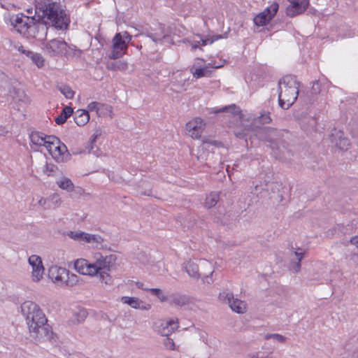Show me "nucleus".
<instances>
[{"instance_id": "obj_11", "label": "nucleus", "mask_w": 358, "mask_h": 358, "mask_svg": "<svg viewBox=\"0 0 358 358\" xmlns=\"http://www.w3.org/2000/svg\"><path fill=\"white\" fill-rule=\"evenodd\" d=\"M219 298L223 302L227 303L230 308L237 313H243L246 311V303L238 299H235L231 292H222Z\"/></svg>"}, {"instance_id": "obj_8", "label": "nucleus", "mask_w": 358, "mask_h": 358, "mask_svg": "<svg viewBox=\"0 0 358 358\" xmlns=\"http://www.w3.org/2000/svg\"><path fill=\"white\" fill-rule=\"evenodd\" d=\"M203 268H207L208 271L211 269V263L207 260H201L200 262V266L192 261H189L185 265V271L188 275L195 279L202 278V280L204 283L211 284L214 280L213 278L206 275V273L203 271Z\"/></svg>"}, {"instance_id": "obj_39", "label": "nucleus", "mask_w": 358, "mask_h": 358, "mask_svg": "<svg viewBox=\"0 0 358 358\" xmlns=\"http://www.w3.org/2000/svg\"><path fill=\"white\" fill-rule=\"evenodd\" d=\"M271 122V118L268 113H264L254 120V124L257 126L258 124H268Z\"/></svg>"}, {"instance_id": "obj_12", "label": "nucleus", "mask_w": 358, "mask_h": 358, "mask_svg": "<svg viewBox=\"0 0 358 358\" xmlns=\"http://www.w3.org/2000/svg\"><path fill=\"white\" fill-rule=\"evenodd\" d=\"M35 17H37L36 14L34 16L29 17L20 13L11 20V23L19 33L25 36L29 26L31 23L34 22Z\"/></svg>"}, {"instance_id": "obj_1", "label": "nucleus", "mask_w": 358, "mask_h": 358, "mask_svg": "<svg viewBox=\"0 0 358 358\" xmlns=\"http://www.w3.org/2000/svg\"><path fill=\"white\" fill-rule=\"evenodd\" d=\"M21 309L34 338L38 341H48L52 344L56 343L57 336L52 332L51 327L47 324L45 315L38 305L31 301H25L22 304Z\"/></svg>"}, {"instance_id": "obj_15", "label": "nucleus", "mask_w": 358, "mask_h": 358, "mask_svg": "<svg viewBox=\"0 0 358 358\" xmlns=\"http://www.w3.org/2000/svg\"><path fill=\"white\" fill-rule=\"evenodd\" d=\"M127 49L125 39L122 38V33H117L113 38V52L111 59H115L121 57Z\"/></svg>"}, {"instance_id": "obj_9", "label": "nucleus", "mask_w": 358, "mask_h": 358, "mask_svg": "<svg viewBox=\"0 0 358 358\" xmlns=\"http://www.w3.org/2000/svg\"><path fill=\"white\" fill-rule=\"evenodd\" d=\"M47 24L46 20H38V17H35L34 22L29 26L25 37L36 38L41 41H45L48 30Z\"/></svg>"}, {"instance_id": "obj_31", "label": "nucleus", "mask_w": 358, "mask_h": 358, "mask_svg": "<svg viewBox=\"0 0 358 358\" xmlns=\"http://www.w3.org/2000/svg\"><path fill=\"white\" fill-rule=\"evenodd\" d=\"M200 40V45H206L208 44H212L214 41L222 38V35H215V36H202L200 34H198L196 36Z\"/></svg>"}, {"instance_id": "obj_25", "label": "nucleus", "mask_w": 358, "mask_h": 358, "mask_svg": "<svg viewBox=\"0 0 358 358\" xmlns=\"http://www.w3.org/2000/svg\"><path fill=\"white\" fill-rule=\"evenodd\" d=\"M75 122L78 126H83L90 120V115L86 110H78L75 117Z\"/></svg>"}, {"instance_id": "obj_18", "label": "nucleus", "mask_w": 358, "mask_h": 358, "mask_svg": "<svg viewBox=\"0 0 358 358\" xmlns=\"http://www.w3.org/2000/svg\"><path fill=\"white\" fill-rule=\"evenodd\" d=\"M331 143L342 150H346L350 146V140L344 136L342 131L334 129L330 135Z\"/></svg>"}, {"instance_id": "obj_2", "label": "nucleus", "mask_w": 358, "mask_h": 358, "mask_svg": "<svg viewBox=\"0 0 358 358\" xmlns=\"http://www.w3.org/2000/svg\"><path fill=\"white\" fill-rule=\"evenodd\" d=\"M94 259L93 262H89L85 259H77L74 263V268L83 275H97L102 283L110 285L113 279L109 271L114 266L117 256L113 254L103 256L101 253L96 252L94 255Z\"/></svg>"}, {"instance_id": "obj_43", "label": "nucleus", "mask_w": 358, "mask_h": 358, "mask_svg": "<svg viewBox=\"0 0 358 358\" xmlns=\"http://www.w3.org/2000/svg\"><path fill=\"white\" fill-rule=\"evenodd\" d=\"M38 204L43 209V210H47V209H50L51 208H52V206L49 203V201H48V198H43L41 197L38 201Z\"/></svg>"}, {"instance_id": "obj_60", "label": "nucleus", "mask_w": 358, "mask_h": 358, "mask_svg": "<svg viewBox=\"0 0 358 358\" xmlns=\"http://www.w3.org/2000/svg\"><path fill=\"white\" fill-rule=\"evenodd\" d=\"M27 13H28L29 14H31V13H32V11H31V10H27Z\"/></svg>"}, {"instance_id": "obj_26", "label": "nucleus", "mask_w": 358, "mask_h": 358, "mask_svg": "<svg viewBox=\"0 0 358 358\" xmlns=\"http://www.w3.org/2000/svg\"><path fill=\"white\" fill-rule=\"evenodd\" d=\"M121 301L136 309H148L147 307L141 306L143 302L136 297L122 296Z\"/></svg>"}, {"instance_id": "obj_13", "label": "nucleus", "mask_w": 358, "mask_h": 358, "mask_svg": "<svg viewBox=\"0 0 358 358\" xmlns=\"http://www.w3.org/2000/svg\"><path fill=\"white\" fill-rule=\"evenodd\" d=\"M43 49L50 55L62 54L67 50V43L63 40L52 39L43 43Z\"/></svg>"}, {"instance_id": "obj_49", "label": "nucleus", "mask_w": 358, "mask_h": 358, "mask_svg": "<svg viewBox=\"0 0 358 358\" xmlns=\"http://www.w3.org/2000/svg\"><path fill=\"white\" fill-rule=\"evenodd\" d=\"M311 92L313 94H317L320 92V85L318 81H315L313 83V85L311 88Z\"/></svg>"}, {"instance_id": "obj_19", "label": "nucleus", "mask_w": 358, "mask_h": 358, "mask_svg": "<svg viewBox=\"0 0 358 358\" xmlns=\"http://www.w3.org/2000/svg\"><path fill=\"white\" fill-rule=\"evenodd\" d=\"M178 327V319H169L161 323L158 331L163 336H169Z\"/></svg>"}, {"instance_id": "obj_40", "label": "nucleus", "mask_w": 358, "mask_h": 358, "mask_svg": "<svg viewBox=\"0 0 358 358\" xmlns=\"http://www.w3.org/2000/svg\"><path fill=\"white\" fill-rule=\"evenodd\" d=\"M264 338L266 340L273 339L278 343H285L287 339L286 337L279 334H266Z\"/></svg>"}, {"instance_id": "obj_5", "label": "nucleus", "mask_w": 358, "mask_h": 358, "mask_svg": "<svg viewBox=\"0 0 358 358\" xmlns=\"http://www.w3.org/2000/svg\"><path fill=\"white\" fill-rule=\"evenodd\" d=\"M259 137L270 143L269 146L275 157H280V154L286 149L285 142L282 140L283 133L271 127H264L259 131Z\"/></svg>"}, {"instance_id": "obj_46", "label": "nucleus", "mask_w": 358, "mask_h": 358, "mask_svg": "<svg viewBox=\"0 0 358 358\" xmlns=\"http://www.w3.org/2000/svg\"><path fill=\"white\" fill-rule=\"evenodd\" d=\"M101 106H103V104H101V103L96 102V101H92L88 104L87 108L89 110H91V111L95 110L96 113H98V111L100 109V107H101Z\"/></svg>"}, {"instance_id": "obj_33", "label": "nucleus", "mask_w": 358, "mask_h": 358, "mask_svg": "<svg viewBox=\"0 0 358 358\" xmlns=\"http://www.w3.org/2000/svg\"><path fill=\"white\" fill-rule=\"evenodd\" d=\"M57 88L66 99H71L74 96L75 92L69 85L62 84Z\"/></svg>"}, {"instance_id": "obj_54", "label": "nucleus", "mask_w": 358, "mask_h": 358, "mask_svg": "<svg viewBox=\"0 0 358 358\" xmlns=\"http://www.w3.org/2000/svg\"><path fill=\"white\" fill-rule=\"evenodd\" d=\"M101 132L99 130H96L92 136V142L93 143L94 141H95L96 139L101 136Z\"/></svg>"}, {"instance_id": "obj_4", "label": "nucleus", "mask_w": 358, "mask_h": 358, "mask_svg": "<svg viewBox=\"0 0 358 358\" xmlns=\"http://www.w3.org/2000/svg\"><path fill=\"white\" fill-rule=\"evenodd\" d=\"M299 83L292 75L282 77L278 83L279 106L282 109H288L297 99Z\"/></svg>"}, {"instance_id": "obj_38", "label": "nucleus", "mask_w": 358, "mask_h": 358, "mask_svg": "<svg viewBox=\"0 0 358 358\" xmlns=\"http://www.w3.org/2000/svg\"><path fill=\"white\" fill-rule=\"evenodd\" d=\"M221 112H227V113H230L234 115H237L240 113V110H239V108L238 107H236L235 105H231V106L221 108L214 111L215 113H221Z\"/></svg>"}, {"instance_id": "obj_28", "label": "nucleus", "mask_w": 358, "mask_h": 358, "mask_svg": "<svg viewBox=\"0 0 358 358\" xmlns=\"http://www.w3.org/2000/svg\"><path fill=\"white\" fill-rule=\"evenodd\" d=\"M190 71L192 73L193 77L196 79H199L202 77H210L212 73V71L209 69L208 66L195 69L194 70V68H192Z\"/></svg>"}, {"instance_id": "obj_53", "label": "nucleus", "mask_w": 358, "mask_h": 358, "mask_svg": "<svg viewBox=\"0 0 358 358\" xmlns=\"http://www.w3.org/2000/svg\"><path fill=\"white\" fill-rule=\"evenodd\" d=\"M350 243L352 245H355L357 248H358V236H353L350 238Z\"/></svg>"}, {"instance_id": "obj_16", "label": "nucleus", "mask_w": 358, "mask_h": 358, "mask_svg": "<svg viewBox=\"0 0 358 358\" xmlns=\"http://www.w3.org/2000/svg\"><path fill=\"white\" fill-rule=\"evenodd\" d=\"M28 262L32 268L31 277L33 280L39 281L42 278L44 271L41 258L38 255H33L29 257Z\"/></svg>"}, {"instance_id": "obj_56", "label": "nucleus", "mask_w": 358, "mask_h": 358, "mask_svg": "<svg viewBox=\"0 0 358 358\" xmlns=\"http://www.w3.org/2000/svg\"><path fill=\"white\" fill-rule=\"evenodd\" d=\"M212 266H211V269L210 271H208V269L207 268H203V272H206V275H208L209 277H211L213 278V271L212 270Z\"/></svg>"}, {"instance_id": "obj_61", "label": "nucleus", "mask_w": 358, "mask_h": 358, "mask_svg": "<svg viewBox=\"0 0 358 358\" xmlns=\"http://www.w3.org/2000/svg\"><path fill=\"white\" fill-rule=\"evenodd\" d=\"M179 75L180 76V77H182V72H180V73H179Z\"/></svg>"}, {"instance_id": "obj_24", "label": "nucleus", "mask_w": 358, "mask_h": 358, "mask_svg": "<svg viewBox=\"0 0 358 358\" xmlns=\"http://www.w3.org/2000/svg\"><path fill=\"white\" fill-rule=\"evenodd\" d=\"M48 136L43 133L34 131L31 134L30 140L34 145L39 146L43 145L45 147L48 143Z\"/></svg>"}, {"instance_id": "obj_29", "label": "nucleus", "mask_w": 358, "mask_h": 358, "mask_svg": "<svg viewBox=\"0 0 358 358\" xmlns=\"http://www.w3.org/2000/svg\"><path fill=\"white\" fill-rule=\"evenodd\" d=\"M57 184L61 189L66 190L67 192H73L74 190L73 183L66 177H63L57 180Z\"/></svg>"}, {"instance_id": "obj_41", "label": "nucleus", "mask_w": 358, "mask_h": 358, "mask_svg": "<svg viewBox=\"0 0 358 358\" xmlns=\"http://www.w3.org/2000/svg\"><path fill=\"white\" fill-rule=\"evenodd\" d=\"M58 170V168L56 165L51 163H46L43 172L48 176H54L56 171Z\"/></svg>"}, {"instance_id": "obj_23", "label": "nucleus", "mask_w": 358, "mask_h": 358, "mask_svg": "<svg viewBox=\"0 0 358 358\" xmlns=\"http://www.w3.org/2000/svg\"><path fill=\"white\" fill-rule=\"evenodd\" d=\"M294 257H292L289 264V269L294 273H298L301 269V262L303 258V253L293 252Z\"/></svg>"}, {"instance_id": "obj_27", "label": "nucleus", "mask_w": 358, "mask_h": 358, "mask_svg": "<svg viewBox=\"0 0 358 358\" xmlns=\"http://www.w3.org/2000/svg\"><path fill=\"white\" fill-rule=\"evenodd\" d=\"M73 112V108L71 106H65L62 113L55 118V122L59 125L63 124L67 118L72 115Z\"/></svg>"}, {"instance_id": "obj_6", "label": "nucleus", "mask_w": 358, "mask_h": 358, "mask_svg": "<svg viewBox=\"0 0 358 358\" xmlns=\"http://www.w3.org/2000/svg\"><path fill=\"white\" fill-rule=\"evenodd\" d=\"M45 148L57 162L66 161L69 157L66 146L55 136H48Z\"/></svg>"}, {"instance_id": "obj_55", "label": "nucleus", "mask_w": 358, "mask_h": 358, "mask_svg": "<svg viewBox=\"0 0 358 358\" xmlns=\"http://www.w3.org/2000/svg\"><path fill=\"white\" fill-rule=\"evenodd\" d=\"M136 286H137L138 288L143 289V290H146V291H148L149 289H150V288L145 287L144 285V284L143 282H136Z\"/></svg>"}, {"instance_id": "obj_3", "label": "nucleus", "mask_w": 358, "mask_h": 358, "mask_svg": "<svg viewBox=\"0 0 358 358\" xmlns=\"http://www.w3.org/2000/svg\"><path fill=\"white\" fill-rule=\"evenodd\" d=\"M36 15L38 20H46L57 29H66L70 20L59 3L52 0H41L36 6Z\"/></svg>"}, {"instance_id": "obj_14", "label": "nucleus", "mask_w": 358, "mask_h": 358, "mask_svg": "<svg viewBox=\"0 0 358 358\" xmlns=\"http://www.w3.org/2000/svg\"><path fill=\"white\" fill-rule=\"evenodd\" d=\"M204 127L205 123L200 117H196L186 124V130L188 134L194 139H199L201 137Z\"/></svg>"}, {"instance_id": "obj_50", "label": "nucleus", "mask_w": 358, "mask_h": 358, "mask_svg": "<svg viewBox=\"0 0 358 358\" xmlns=\"http://www.w3.org/2000/svg\"><path fill=\"white\" fill-rule=\"evenodd\" d=\"M17 50L19 52L25 55L29 58L31 56V53L33 52L32 51L25 50L22 45L19 46Z\"/></svg>"}, {"instance_id": "obj_20", "label": "nucleus", "mask_w": 358, "mask_h": 358, "mask_svg": "<svg viewBox=\"0 0 358 358\" xmlns=\"http://www.w3.org/2000/svg\"><path fill=\"white\" fill-rule=\"evenodd\" d=\"M143 34H145L146 36L150 38L152 41L156 43L162 42V40L166 36L164 25L160 23L158 24L157 28L155 29V32L152 33L146 31Z\"/></svg>"}, {"instance_id": "obj_7", "label": "nucleus", "mask_w": 358, "mask_h": 358, "mask_svg": "<svg viewBox=\"0 0 358 358\" xmlns=\"http://www.w3.org/2000/svg\"><path fill=\"white\" fill-rule=\"evenodd\" d=\"M48 275L53 282L67 286H73L78 282L76 275L70 273L65 268L57 266H52L49 268Z\"/></svg>"}, {"instance_id": "obj_42", "label": "nucleus", "mask_w": 358, "mask_h": 358, "mask_svg": "<svg viewBox=\"0 0 358 358\" xmlns=\"http://www.w3.org/2000/svg\"><path fill=\"white\" fill-rule=\"evenodd\" d=\"M152 294L157 296V298L161 301H166L167 300V297L164 296L160 289L158 288H150L149 290Z\"/></svg>"}, {"instance_id": "obj_48", "label": "nucleus", "mask_w": 358, "mask_h": 358, "mask_svg": "<svg viewBox=\"0 0 358 358\" xmlns=\"http://www.w3.org/2000/svg\"><path fill=\"white\" fill-rule=\"evenodd\" d=\"M248 129H244V130L237 129L235 131V135L238 138H245L248 135Z\"/></svg>"}, {"instance_id": "obj_58", "label": "nucleus", "mask_w": 358, "mask_h": 358, "mask_svg": "<svg viewBox=\"0 0 358 358\" xmlns=\"http://www.w3.org/2000/svg\"><path fill=\"white\" fill-rule=\"evenodd\" d=\"M108 69H113V70H116V69H120V66L119 65H117V64H112V66L110 67L109 65L107 66Z\"/></svg>"}, {"instance_id": "obj_34", "label": "nucleus", "mask_w": 358, "mask_h": 358, "mask_svg": "<svg viewBox=\"0 0 358 358\" xmlns=\"http://www.w3.org/2000/svg\"><path fill=\"white\" fill-rule=\"evenodd\" d=\"M279 8L278 3L276 2L273 3L270 6L267 7L263 12L265 15H268V18H273Z\"/></svg>"}, {"instance_id": "obj_44", "label": "nucleus", "mask_w": 358, "mask_h": 358, "mask_svg": "<svg viewBox=\"0 0 358 358\" xmlns=\"http://www.w3.org/2000/svg\"><path fill=\"white\" fill-rule=\"evenodd\" d=\"M49 203L58 206L61 203V199L58 194H52L48 197Z\"/></svg>"}, {"instance_id": "obj_10", "label": "nucleus", "mask_w": 358, "mask_h": 358, "mask_svg": "<svg viewBox=\"0 0 358 358\" xmlns=\"http://www.w3.org/2000/svg\"><path fill=\"white\" fill-rule=\"evenodd\" d=\"M5 94L9 95L15 101L28 103L30 102L29 97L25 92L17 87V81H6L3 83Z\"/></svg>"}, {"instance_id": "obj_47", "label": "nucleus", "mask_w": 358, "mask_h": 358, "mask_svg": "<svg viewBox=\"0 0 358 358\" xmlns=\"http://www.w3.org/2000/svg\"><path fill=\"white\" fill-rule=\"evenodd\" d=\"M264 185L262 184L261 185H256L255 186L254 189L252 190L253 194H256L257 196H259V194H262L264 192ZM260 197H262V195H260Z\"/></svg>"}, {"instance_id": "obj_21", "label": "nucleus", "mask_w": 358, "mask_h": 358, "mask_svg": "<svg viewBox=\"0 0 358 358\" xmlns=\"http://www.w3.org/2000/svg\"><path fill=\"white\" fill-rule=\"evenodd\" d=\"M86 243L92 244L94 248L99 250L106 249L108 247L106 241L99 234H88Z\"/></svg>"}, {"instance_id": "obj_59", "label": "nucleus", "mask_w": 358, "mask_h": 358, "mask_svg": "<svg viewBox=\"0 0 358 358\" xmlns=\"http://www.w3.org/2000/svg\"><path fill=\"white\" fill-rule=\"evenodd\" d=\"M312 127L315 126V120L313 118L310 119Z\"/></svg>"}, {"instance_id": "obj_32", "label": "nucleus", "mask_w": 358, "mask_h": 358, "mask_svg": "<svg viewBox=\"0 0 358 358\" xmlns=\"http://www.w3.org/2000/svg\"><path fill=\"white\" fill-rule=\"evenodd\" d=\"M69 237L77 241H84L86 243L88 233L82 231H70L68 233Z\"/></svg>"}, {"instance_id": "obj_45", "label": "nucleus", "mask_w": 358, "mask_h": 358, "mask_svg": "<svg viewBox=\"0 0 358 358\" xmlns=\"http://www.w3.org/2000/svg\"><path fill=\"white\" fill-rule=\"evenodd\" d=\"M163 343L165 347L169 350H174L175 343L172 338H170L169 336H166L164 338Z\"/></svg>"}, {"instance_id": "obj_30", "label": "nucleus", "mask_w": 358, "mask_h": 358, "mask_svg": "<svg viewBox=\"0 0 358 358\" xmlns=\"http://www.w3.org/2000/svg\"><path fill=\"white\" fill-rule=\"evenodd\" d=\"M220 199V194L218 192H211L208 194L205 200V207L211 208L215 206Z\"/></svg>"}, {"instance_id": "obj_36", "label": "nucleus", "mask_w": 358, "mask_h": 358, "mask_svg": "<svg viewBox=\"0 0 358 358\" xmlns=\"http://www.w3.org/2000/svg\"><path fill=\"white\" fill-rule=\"evenodd\" d=\"M87 312L85 308H78L73 313V316L77 322H83L87 317Z\"/></svg>"}, {"instance_id": "obj_51", "label": "nucleus", "mask_w": 358, "mask_h": 358, "mask_svg": "<svg viewBox=\"0 0 358 358\" xmlns=\"http://www.w3.org/2000/svg\"><path fill=\"white\" fill-rule=\"evenodd\" d=\"M190 44L193 50H195L201 46L199 38L198 40L194 38L190 41Z\"/></svg>"}, {"instance_id": "obj_57", "label": "nucleus", "mask_w": 358, "mask_h": 358, "mask_svg": "<svg viewBox=\"0 0 358 358\" xmlns=\"http://www.w3.org/2000/svg\"><path fill=\"white\" fill-rule=\"evenodd\" d=\"M189 80L188 79H186V78H184V83L181 85V88L183 90H186L187 89V86L189 85Z\"/></svg>"}, {"instance_id": "obj_22", "label": "nucleus", "mask_w": 358, "mask_h": 358, "mask_svg": "<svg viewBox=\"0 0 358 358\" xmlns=\"http://www.w3.org/2000/svg\"><path fill=\"white\" fill-rule=\"evenodd\" d=\"M190 302L189 297L185 294H176L170 296L169 303L171 306L182 308Z\"/></svg>"}, {"instance_id": "obj_52", "label": "nucleus", "mask_w": 358, "mask_h": 358, "mask_svg": "<svg viewBox=\"0 0 358 358\" xmlns=\"http://www.w3.org/2000/svg\"><path fill=\"white\" fill-rule=\"evenodd\" d=\"M122 38L125 39L127 45L131 41L132 36L130 35L127 31L122 33Z\"/></svg>"}, {"instance_id": "obj_35", "label": "nucleus", "mask_w": 358, "mask_h": 358, "mask_svg": "<svg viewBox=\"0 0 358 358\" xmlns=\"http://www.w3.org/2000/svg\"><path fill=\"white\" fill-rule=\"evenodd\" d=\"M272 18H268V15H265L264 13H260L254 17V23L257 26H264Z\"/></svg>"}, {"instance_id": "obj_17", "label": "nucleus", "mask_w": 358, "mask_h": 358, "mask_svg": "<svg viewBox=\"0 0 358 358\" xmlns=\"http://www.w3.org/2000/svg\"><path fill=\"white\" fill-rule=\"evenodd\" d=\"M309 6V0H297L291 1L286 8V14L289 17H294L303 13Z\"/></svg>"}, {"instance_id": "obj_37", "label": "nucleus", "mask_w": 358, "mask_h": 358, "mask_svg": "<svg viewBox=\"0 0 358 358\" xmlns=\"http://www.w3.org/2000/svg\"><path fill=\"white\" fill-rule=\"evenodd\" d=\"M29 58L31 59L32 62L35 64L38 68L43 66L44 59L41 54L32 52Z\"/></svg>"}]
</instances>
